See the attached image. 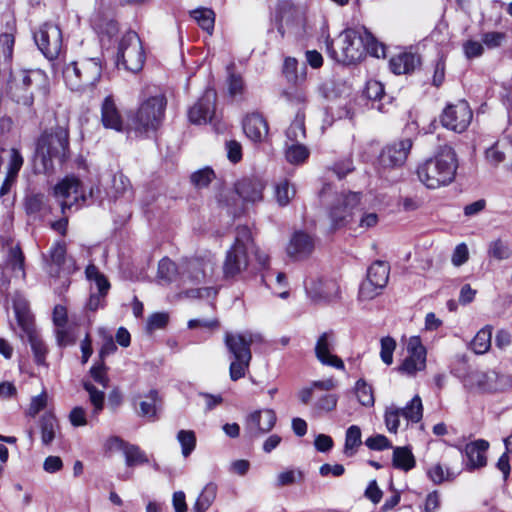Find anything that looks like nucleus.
Here are the masks:
<instances>
[{
  "mask_svg": "<svg viewBox=\"0 0 512 512\" xmlns=\"http://www.w3.org/2000/svg\"><path fill=\"white\" fill-rule=\"evenodd\" d=\"M276 420V414L272 409L254 411L247 418L246 429L251 436L258 437L271 431Z\"/></svg>",
  "mask_w": 512,
  "mask_h": 512,
  "instance_id": "nucleus-20",
  "label": "nucleus"
},
{
  "mask_svg": "<svg viewBox=\"0 0 512 512\" xmlns=\"http://www.w3.org/2000/svg\"><path fill=\"white\" fill-rule=\"evenodd\" d=\"M248 267V255L245 247L240 244L233 245L227 251L223 265V272L226 278H233L239 275Z\"/></svg>",
  "mask_w": 512,
  "mask_h": 512,
  "instance_id": "nucleus-22",
  "label": "nucleus"
},
{
  "mask_svg": "<svg viewBox=\"0 0 512 512\" xmlns=\"http://www.w3.org/2000/svg\"><path fill=\"white\" fill-rule=\"evenodd\" d=\"M264 184L259 179L245 178L236 184L238 195L246 202L255 203L262 200Z\"/></svg>",
  "mask_w": 512,
  "mask_h": 512,
  "instance_id": "nucleus-29",
  "label": "nucleus"
},
{
  "mask_svg": "<svg viewBox=\"0 0 512 512\" xmlns=\"http://www.w3.org/2000/svg\"><path fill=\"white\" fill-rule=\"evenodd\" d=\"M362 444L361 429L357 425L350 426L346 431L344 453L353 456L357 448Z\"/></svg>",
  "mask_w": 512,
  "mask_h": 512,
  "instance_id": "nucleus-44",
  "label": "nucleus"
},
{
  "mask_svg": "<svg viewBox=\"0 0 512 512\" xmlns=\"http://www.w3.org/2000/svg\"><path fill=\"white\" fill-rule=\"evenodd\" d=\"M167 101L164 95H156L143 101L134 117L131 128L139 134L155 132L162 124Z\"/></svg>",
  "mask_w": 512,
  "mask_h": 512,
  "instance_id": "nucleus-5",
  "label": "nucleus"
},
{
  "mask_svg": "<svg viewBox=\"0 0 512 512\" xmlns=\"http://www.w3.org/2000/svg\"><path fill=\"white\" fill-rule=\"evenodd\" d=\"M126 465L129 467L148 462L146 454L136 445L127 444L123 451Z\"/></svg>",
  "mask_w": 512,
  "mask_h": 512,
  "instance_id": "nucleus-50",
  "label": "nucleus"
},
{
  "mask_svg": "<svg viewBox=\"0 0 512 512\" xmlns=\"http://www.w3.org/2000/svg\"><path fill=\"white\" fill-rule=\"evenodd\" d=\"M335 346V335L332 331L322 333L315 345L316 358L323 365L331 366L339 370L345 368L344 362L337 355L333 354Z\"/></svg>",
  "mask_w": 512,
  "mask_h": 512,
  "instance_id": "nucleus-17",
  "label": "nucleus"
},
{
  "mask_svg": "<svg viewBox=\"0 0 512 512\" xmlns=\"http://www.w3.org/2000/svg\"><path fill=\"white\" fill-rule=\"evenodd\" d=\"M360 194L357 192H341L336 194L329 209L328 217L332 229H339L351 225L356 217L360 204Z\"/></svg>",
  "mask_w": 512,
  "mask_h": 512,
  "instance_id": "nucleus-6",
  "label": "nucleus"
},
{
  "mask_svg": "<svg viewBox=\"0 0 512 512\" xmlns=\"http://www.w3.org/2000/svg\"><path fill=\"white\" fill-rule=\"evenodd\" d=\"M215 174L212 169L204 168L201 169L191 175L192 183L198 187L203 188L209 185V183L214 179Z\"/></svg>",
  "mask_w": 512,
  "mask_h": 512,
  "instance_id": "nucleus-60",
  "label": "nucleus"
},
{
  "mask_svg": "<svg viewBox=\"0 0 512 512\" xmlns=\"http://www.w3.org/2000/svg\"><path fill=\"white\" fill-rule=\"evenodd\" d=\"M103 65L99 58H82L64 65L62 78L65 86L72 92L92 91L99 83Z\"/></svg>",
  "mask_w": 512,
  "mask_h": 512,
  "instance_id": "nucleus-3",
  "label": "nucleus"
},
{
  "mask_svg": "<svg viewBox=\"0 0 512 512\" xmlns=\"http://www.w3.org/2000/svg\"><path fill=\"white\" fill-rule=\"evenodd\" d=\"M469 259V250L465 243L458 244L452 254L451 262L454 266L459 267L466 263Z\"/></svg>",
  "mask_w": 512,
  "mask_h": 512,
  "instance_id": "nucleus-64",
  "label": "nucleus"
},
{
  "mask_svg": "<svg viewBox=\"0 0 512 512\" xmlns=\"http://www.w3.org/2000/svg\"><path fill=\"white\" fill-rule=\"evenodd\" d=\"M253 342L251 334L226 333L225 344L234 359H252L250 346Z\"/></svg>",
  "mask_w": 512,
  "mask_h": 512,
  "instance_id": "nucleus-26",
  "label": "nucleus"
},
{
  "mask_svg": "<svg viewBox=\"0 0 512 512\" xmlns=\"http://www.w3.org/2000/svg\"><path fill=\"white\" fill-rule=\"evenodd\" d=\"M378 223V215L374 212H360L358 208L354 222L351 225V230L363 232L369 228L376 226Z\"/></svg>",
  "mask_w": 512,
  "mask_h": 512,
  "instance_id": "nucleus-41",
  "label": "nucleus"
},
{
  "mask_svg": "<svg viewBox=\"0 0 512 512\" xmlns=\"http://www.w3.org/2000/svg\"><path fill=\"white\" fill-rule=\"evenodd\" d=\"M472 116L468 103L462 100L446 106L441 115V123L445 128L461 133L470 125Z\"/></svg>",
  "mask_w": 512,
  "mask_h": 512,
  "instance_id": "nucleus-13",
  "label": "nucleus"
},
{
  "mask_svg": "<svg viewBox=\"0 0 512 512\" xmlns=\"http://www.w3.org/2000/svg\"><path fill=\"white\" fill-rule=\"evenodd\" d=\"M407 357L404 359L398 370L408 376H414L417 372L423 371L426 367V348L418 336H412L407 341Z\"/></svg>",
  "mask_w": 512,
  "mask_h": 512,
  "instance_id": "nucleus-15",
  "label": "nucleus"
},
{
  "mask_svg": "<svg viewBox=\"0 0 512 512\" xmlns=\"http://www.w3.org/2000/svg\"><path fill=\"white\" fill-rule=\"evenodd\" d=\"M23 333L26 335L30 343L31 349L34 354L35 362L38 365H44L47 354V348L43 341L40 339L35 328H31L30 331H23Z\"/></svg>",
  "mask_w": 512,
  "mask_h": 512,
  "instance_id": "nucleus-38",
  "label": "nucleus"
},
{
  "mask_svg": "<svg viewBox=\"0 0 512 512\" xmlns=\"http://www.w3.org/2000/svg\"><path fill=\"white\" fill-rule=\"evenodd\" d=\"M355 395L358 402L365 407H372L375 403L374 391L370 384L364 379H359L355 383Z\"/></svg>",
  "mask_w": 512,
  "mask_h": 512,
  "instance_id": "nucleus-40",
  "label": "nucleus"
},
{
  "mask_svg": "<svg viewBox=\"0 0 512 512\" xmlns=\"http://www.w3.org/2000/svg\"><path fill=\"white\" fill-rule=\"evenodd\" d=\"M458 169V159L451 146H441L437 153L419 164L416 170L419 181L428 189H438L451 184Z\"/></svg>",
  "mask_w": 512,
  "mask_h": 512,
  "instance_id": "nucleus-1",
  "label": "nucleus"
},
{
  "mask_svg": "<svg viewBox=\"0 0 512 512\" xmlns=\"http://www.w3.org/2000/svg\"><path fill=\"white\" fill-rule=\"evenodd\" d=\"M217 496V485L213 482L207 483L202 489L193 506V512H206Z\"/></svg>",
  "mask_w": 512,
  "mask_h": 512,
  "instance_id": "nucleus-35",
  "label": "nucleus"
},
{
  "mask_svg": "<svg viewBox=\"0 0 512 512\" xmlns=\"http://www.w3.org/2000/svg\"><path fill=\"white\" fill-rule=\"evenodd\" d=\"M191 15L203 30L209 34L212 33L215 22V14L211 9H196L191 13Z\"/></svg>",
  "mask_w": 512,
  "mask_h": 512,
  "instance_id": "nucleus-48",
  "label": "nucleus"
},
{
  "mask_svg": "<svg viewBox=\"0 0 512 512\" xmlns=\"http://www.w3.org/2000/svg\"><path fill=\"white\" fill-rule=\"evenodd\" d=\"M34 84H40V79L37 77L26 78L23 77L21 71L13 75L12 80L9 86V94L11 98L22 105L31 106L32 105V93L28 90V86L25 81H33Z\"/></svg>",
  "mask_w": 512,
  "mask_h": 512,
  "instance_id": "nucleus-24",
  "label": "nucleus"
},
{
  "mask_svg": "<svg viewBox=\"0 0 512 512\" xmlns=\"http://www.w3.org/2000/svg\"><path fill=\"white\" fill-rule=\"evenodd\" d=\"M315 249V239L306 232L295 231L287 245L286 252L290 258L302 260L309 257Z\"/></svg>",
  "mask_w": 512,
  "mask_h": 512,
  "instance_id": "nucleus-21",
  "label": "nucleus"
},
{
  "mask_svg": "<svg viewBox=\"0 0 512 512\" xmlns=\"http://www.w3.org/2000/svg\"><path fill=\"white\" fill-rule=\"evenodd\" d=\"M427 475L434 484H441L444 481H452L456 474L449 469L444 470L441 464L437 463L432 466L428 471Z\"/></svg>",
  "mask_w": 512,
  "mask_h": 512,
  "instance_id": "nucleus-53",
  "label": "nucleus"
},
{
  "mask_svg": "<svg viewBox=\"0 0 512 512\" xmlns=\"http://www.w3.org/2000/svg\"><path fill=\"white\" fill-rule=\"evenodd\" d=\"M45 261L47 272L52 277H59L61 274L70 275L78 269L74 259L67 257L64 242L54 243Z\"/></svg>",
  "mask_w": 512,
  "mask_h": 512,
  "instance_id": "nucleus-12",
  "label": "nucleus"
},
{
  "mask_svg": "<svg viewBox=\"0 0 512 512\" xmlns=\"http://www.w3.org/2000/svg\"><path fill=\"white\" fill-rule=\"evenodd\" d=\"M362 33L356 29L344 30L337 39L339 51H333V57L344 64H352L359 61L365 51L379 58L385 55V49L382 44H378L374 37L363 29Z\"/></svg>",
  "mask_w": 512,
  "mask_h": 512,
  "instance_id": "nucleus-2",
  "label": "nucleus"
},
{
  "mask_svg": "<svg viewBox=\"0 0 512 512\" xmlns=\"http://www.w3.org/2000/svg\"><path fill=\"white\" fill-rule=\"evenodd\" d=\"M84 388L89 393L90 402L94 407L93 413L97 415L104 406V392L97 390L94 385L90 383H85Z\"/></svg>",
  "mask_w": 512,
  "mask_h": 512,
  "instance_id": "nucleus-57",
  "label": "nucleus"
},
{
  "mask_svg": "<svg viewBox=\"0 0 512 512\" xmlns=\"http://www.w3.org/2000/svg\"><path fill=\"white\" fill-rule=\"evenodd\" d=\"M47 393L42 392L41 394L31 399L27 414L31 417H35L41 410L47 405Z\"/></svg>",
  "mask_w": 512,
  "mask_h": 512,
  "instance_id": "nucleus-63",
  "label": "nucleus"
},
{
  "mask_svg": "<svg viewBox=\"0 0 512 512\" xmlns=\"http://www.w3.org/2000/svg\"><path fill=\"white\" fill-rule=\"evenodd\" d=\"M162 401L156 390H150L139 403V415L149 420H155L157 412L161 408Z\"/></svg>",
  "mask_w": 512,
  "mask_h": 512,
  "instance_id": "nucleus-32",
  "label": "nucleus"
},
{
  "mask_svg": "<svg viewBox=\"0 0 512 512\" xmlns=\"http://www.w3.org/2000/svg\"><path fill=\"white\" fill-rule=\"evenodd\" d=\"M489 442L484 439H477L465 445L463 453L467 457L466 469L473 471L487 465L486 452L489 449Z\"/></svg>",
  "mask_w": 512,
  "mask_h": 512,
  "instance_id": "nucleus-23",
  "label": "nucleus"
},
{
  "mask_svg": "<svg viewBox=\"0 0 512 512\" xmlns=\"http://www.w3.org/2000/svg\"><path fill=\"white\" fill-rule=\"evenodd\" d=\"M35 42L48 59L58 57L62 50V32L52 23H45L34 35Z\"/></svg>",
  "mask_w": 512,
  "mask_h": 512,
  "instance_id": "nucleus-14",
  "label": "nucleus"
},
{
  "mask_svg": "<svg viewBox=\"0 0 512 512\" xmlns=\"http://www.w3.org/2000/svg\"><path fill=\"white\" fill-rule=\"evenodd\" d=\"M177 440L181 445L182 455L188 457L196 447V436L192 430H180Z\"/></svg>",
  "mask_w": 512,
  "mask_h": 512,
  "instance_id": "nucleus-51",
  "label": "nucleus"
},
{
  "mask_svg": "<svg viewBox=\"0 0 512 512\" xmlns=\"http://www.w3.org/2000/svg\"><path fill=\"white\" fill-rule=\"evenodd\" d=\"M390 266L387 262L377 260L367 270L366 279L361 283L358 297L369 301L379 296L389 280Z\"/></svg>",
  "mask_w": 512,
  "mask_h": 512,
  "instance_id": "nucleus-9",
  "label": "nucleus"
},
{
  "mask_svg": "<svg viewBox=\"0 0 512 512\" xmlns=\"http://www.w3.org/2000/svg\"><path fill=\"white\" fill-rule=\"evenodd\" d=\"M101 121L105 128L121 131L123 120L112 96H107L101 105Z\"/></svg>",
  "mask_w": 512,
  "mask_h": 512,
  "instance_id": "nucleus-28",
  "label": "nucleus"
},
{
  "mask_svg": "<svg viewBox=\"0 0 512 512\" xmlns=\"http://www.w3.org/2000/svg\"><path fill=\"white\" fill-rule=\"evenodd\" d=\"M295 58L287 57L284 61L283 73L287 80L293 84H299L306 78V67L302 65L300 69Z\"/></svg>",
  "mask_w": 512,
  "mask_h": 512,
  "instance_id": "nucleus-37",
  "label": "nucleus"
},
{
  "mask_svg": "<svg viewBox=\"0 0 512 512\" xmlns=\"http://www.w3.org/2000/svg\"><path fill=\"white\" fill-rule=\"evenodd\" d=\"M303 474L298 470H286L278 474L277 486L283 487L296 483L298 480H302Z\"/></svg>",
  "mask_w": 512,
  "mask_h": 512,
  "instance_id": "nucleus-62",
  "label": "nucleus"
},
{
  "mask_svg": "<svg viewBox=\"0 0 512 512\" xmlns=\"http://www.w3.org/2000/svg\"><path fill=\"white\" fill-rule=\"evenodd\" d=\"M69 156V135L62 127H56L50 132H44L38 139L36 162H40L39 172L51 173L53 161H65Z\"/></svg>",
  "mask_w": 512,
  "mask_h": 512,
  "instance_id": "nucleus-4",
  "label": "nucleus"
},
{
  "mask_svg": "<svg viewBox=\"0 0 512 512\" xmlns=\"http://www.w3.org/2000/svg\"><path fill=\"white\" fill-rule=\"evenodd\" d=\"M275 199L280 206H286L294 198L296 190L287 180H281L275 186Z\"/></svg>",
  "mask_w": 512,
  "mask_h": 512,
  "instance_id": "nucleus-46",
  "label": "nucleus"
},
{
  "mask_svg": "<svg viewBox=\"0 0 512 512\" xmlns=\"http://www.w3.org/2000/svg\"><path fill=\"white\" fill-rule=\"evenodd\" d=\"M286 159L292 164L303 163L309 156V150L302 144L291 143L286 144Z\"/></svg>",
  "mask_w": 512,
  "mask_h": 512,
  "instance_id": "nucleus-49",
  "label": "nucleus"
},
{
  "mask_svg": "<svg viewBox=\"0 0 512 512\" xmlns=\"http://www.w3.org/2000/svg\"><path fill=\"white\" fill-rule=\"evenodd\" d=\"M26 212L30 215H40L49 210L44 194H31L25 199Z\"/></svg>",
  "mask_w": 512,
  "mask_h": 512,
  "instance_id": "nucleus-43",
  "label": "nucleus"
},
{
  "mask_svg": "<svg viewBox=\"0 0 512 512\" xmlns=\"http://www.w3.org/2000/svg\"><path fill=\"white\" fill-rule=\"evenodd\" d=\"M491 337L492 332L491 329L486 327L478 331L471 342V349L476 354H484L491 347Z\"/></svg>",
  "mask_w": 512,
  "mask_h": 512,
  "instance_id": "nucleus-45",
  "label": "nucleus"
},
{
  "mask_svg": "<svg viewBox=\"0 0 512 512\" xmlns=\"http://www.w3.org/2000/svg\"><path fill=\"white\" fill-rule=\"evenodd\" d=\"M419 58L412 53H401L391 58L390 68L395 74H407L419 65Z\"/></svg>",
  "mask_w": 512,
  "mask_h": 512,
  "instance_id": "nucleus-30",
  "label": "nucleus"
},
{
  "mask_svg": "<svg viewBox=\"0 0 512 512\" xmlns=\"http://www.w3.org/2000/svg\"><path fill=\"white\" fill-rule=\"evenodd\" d=\"M178 272L180 273V268H178L170 259L163 258L159 261L158 277L160 279L170 282L175 278Z\"/></svg>",
  "mask_w": 512,
  "mask_h": 512,
  "instance_id": "nucleus-54",
  "label": "nucleus"
},
{
  "mask_svg": "<svg viewBox=\"0 0 512 512\" xmlns=\"http://www.w3.org/2000/svg\"><path fill=\"white\" fill-rule=\"evenodd\" d=\"M54 195L61 200V210L64 214L66 209L73 206H80L85 202V191L81 181L75 176H67L54 187Z\"/></svg>",
  "mask_w": 512,
  "mask_h": 512,
  "instance_id": "nucleus-11",
  "label": "nucleus"
},
{
  "mask_svg": "<svg viewBox=\"0 0 512 512\" xmlns=\"http://www.w3.org/2000/svg\"><path fill=\"white\" fill-rule=\"evenodd\" d=\"M5 270H10L15 276H24V255L18 246L8 249Z\"/></svg>",
  "mask_w": 512,
  "mask_h": 512,
  "instance_id": "nucleus-34",
  "label": "nucleus"
},
{
  "mask_svg": "<svg viewBox=\"0 0 512 512\" xmlns=\"http://www.w3.org/2000/svg\"><path fill=\"white\" fill-rule=\"evenodd\" d=\"M310 297L315 301L331 302L339 298L340 287L336 280L317 279L305 284Z\"/></svg>",
  "mask_w": 512,
  "mask_h": 512,
  "instance_id": "nucleus-19",
  "label": "nucleus"
},
{
  "mask_svg": "<svg viewBox=\"0 0 512 512\" xmlns=\"http://www.w3.org/2000/svg\"><path fill=\"white\" fill-rule=\"evenodd\" d=\"M286 136L291 143H298L299 140L303 139L305 137L303 120L297 118L293 121L286 131Z\"/></svg>",
  "mask_w": 512,
  "mask_h": 512,
  "instance_id": "nucleus-59",
  "label": "nucleus"
},
{
  "mask_svg": "<svg viewBox=\"0 0 512 512\" xmlns=\"http://www.w3.org/2000/svg\"><path fill=\"white\" fill-rule=\"evenodd\" d=\"M511 385L512 380L509 376L500 375L494 370L471 371L464 378V386L477 393L502 391Z\"/></svg>",
  "mask_w": 512,
  "mask_h": 512,
  "instance_id": "nucleus-8",
  "label": "nucleus"
},
{
  "mask_svg": "<svg viewBox=\"0 0 512 512\" xmlns=\"http://www.w3.org/2000/svg\"><path fill=\"white\" fill-rule=\"evenodd\" d=\"M109 194L115 199L131 194L130 181L121 172L114 174Z\"/></svg>",
  "mask_w": 512,
  "mask_h": 512,
  "instance_id": "nucleus-42",
  "label": "nucleus"
},
{
  "mask_svg": "<svg viewBox=\"0 0 512 512\" xmlns=\"http://www.w3.org/2000/svg\"><path fill=\"white\" fill-rule=\"evenodd\" d=\"M396 348V341L392 337H384L381 339L380 357L386 365L393 363V353Z\"/></svg>",
  "mask_w": 512,
  "mask_h": 512,
  "instance_id": "nucleus-58",
  "label": "nucleus"
},
{
  "mask_svg": "<svg viewBox=\"0 0 512 512\" xmlns=\"http://www.w3.org/2000/svg\"><path fill=\"white\" fill-rule=\"evenodd\" d=\"M23 163L24 159L19 150L16 148L10 149L6 176H9L10 179H16Z\"/></svg>",
  "mask_w": 512,
  "mask_h": 512,
  "instance_id": "nucleus-55",
  "label": "nucleus"
},
{
  "mask_svg": "<svg viewBox=\"0 0 512 512\" xmlns=\"http://www.w3.org/2000/svg\"><path fill=\"white\" fill-rule=\"evenodd\" d=\"M23 77L33 78L37 77L40 79V84H34L33 81H25L28 86V90L32 93V103L35 99L46 100L50 93V83L47 74L40 69H32V70H21Z\"/></svg>",
  "mask_w": 512,
  "mask_h": 512,
  "instance_id": "nucleus-27",
  "label": "nucleus"
},
{
  "mask_svg": "<svg viewBox=\"0 0 512 512\" xmlns=\"http://www.w3.org/2000/svg\"><path fill=\"white\" fill-rule=\"evenodd\" d=\"M423 415V406L421 398L415 395L405 408H398L390 405L386 408L384 419L387 430L390 433H397L400 427V417H404L407 421L417 423Z\"/></svg>",
  "mask_w": 512,
  "mask_h": 512,
  "instance_id": "nucleus-10",
  "label": "nucleus"
},
{
  "mask_svg": "<svg viewBox=\"0 0 512 512\" xmlns=\"http://www.w3.org/2000/svg\"><path fill=\"white\" fill-rule=\"evenodd\" d=\"M58 429L57 419L52 414H45L40 419L41 441L43 445H50L55 439Z\"/></svg>",
  "mask_w": 512,
  "mask_h": 512,
  "instance_id": "nucleus-39",
  "label": "nucleus"
},
{
  "mask_svg": "<svg viewBox=\"0 0 512 512\" xmlns=\"http://www.w3.org/2000/svg\"><path fill=\"white\" fill-rule=\"evenodd\" d=\"M227 85L229 95L232 97L241 95L244 92V82L242 77L231 71H229Z\"/></svg>",
  "mask_w": 512,
  "mask_h": 512,
  "instance_id": "nucleus-61",
  "label": "nucleus"
},
{
  "mask_svg": "<svg viewBox=\"0 0 512 512\" xmlns=\"http://www.w3.org/2000/svg\"><path fill=\"white\" fill-rule=\"evenodd\" d=\"M216 91L206 89L203 96L190 108L188 117L194 124H206L215 112Z\"/></svg>",
  "mask_w": 512,
  "mask_h": 512,
  "instance_id": "nucleus-18",
  "label": "nucleus"
},
{
  "mask_svg": "<svg viewBox=\"0 0 512 512\" xmlns=\"http://www.w3.org/2000/svg\"><path fill=\"white\" fill-rule=\"evenodd\" d=\"M411 148L412 141L409 138L386 145L379 155V165L384 169L402 166L406 162Z\"/></svg>",
  "mask_w": 512,
  "mask_h": 512,
  "instance_id": "nucleus-16",
  "label": "nucleus"
},
{
  "mask_svg": "<svg viewBox=\"0 0 512 512\" xmlns=\"http://www.w3.org/2000/svg\"><path fill=\"white\" fill-rule=\"evenodd\" d=\"M512 252L508 243L501 239L492 241L488 247V255L496 260H506L510 258Z\"/></svg>",
  "mask_w": 512,
  "mask_h": 512,
  "instance_id": "nucleus-52",
  "label": "nucleus"
},
{
  "mask_svg": "<svg viewBox=\"0 0 512 512\" xmlns=\"http://www.w3.org/2000/svg\"><path fill=\"white\" fill-rule=\"evenodd\" d=\"M180 275L184 282H200L204 278V269L199 260L184 261L180 266Z\"/></svg>",
  "mask_w": 512,
  "mask_h": 512,
  "instance_id": "nucleus-36",
  "label": "nucleus"
},
{
  "mask_svg": "<svg viewBox=\"0 0 512 512\" xmlns=\"http://www.w3.org/2000/svg\"><path fill=\"white\" fill-rule=\"evenodd\" d=\"M392 464L395 468L405 472L415 467V457L408 447H395L393 449Z\"/></svg>",
  "mask_w": 512,
  "mask_h": 512,
  "instance_id": "nucleus-33",
  "label": "nucleus"
},
{
  "mask_svg": "<svg viewBox=\"0 0 512 512\" xmlns=\"http://www.w3.org/2000/svg\"><path fill=\"white\" fill-rule=\"evenodd\" d=\"M13 308L18 325L22 331H30L31 328H34L33 317L29 311L28 303L24 298L18 295L15 296L13 299Z\"/></svg>",
  "mask_w": 512,
  "mask_h": 512,
  "instance_id": "nucleus-31",
  "label": "nucleus"
},
{
  "mask_svg": "<svg viewBox=\"0 0 512 512\" xmlns=\"http://www.w3.org/2000/svg\"><path fill=\"white\" fill-rule=\"evenodd\" d=\"M85 273L89 280L95 282L100 296L104 297L110 289V283L107 278L93 264L87 266Z\"/></svg>",
  "mask_w": 512,
  "mask_h": 512,
  "instance_id": "nucleus-47",
  "label": "nucleus"
},
{
  "mask_svg": "<svg viewBox=\"0 0 512 512\" xmlns=\"http://www.w3.org/2000/svg\"><path fill=\"white\" fill-rule=\"evenodd\" d=\"M242 126L245 135L253 142H263L268 137V123L259 113L248 114Z\"/></svg>",
  "mask_w": 512,
  "mask_h": 512,
  "instance_id": "nucleus-25",
  "label": "nucleus"
},
{
  "mask_svg": "<svg viewBox=\"0 0 512 512\" xmlns=\"http://www.w3.org/2000/svg\"><path fill=\"white\" fill-rule=\"evenodd\" d=\"M251 359H234L229 368V375L232 381L243 378L248 370Z\"/></svg>",
  "mask_w": 512,
  "mask_h": 512,
  "instance_id": "nucleus-56",
  "label": "nucleus"
},
{
  "mask_svg": "<svg viewBox=\"0 0 512 512\" xmlns=\"http://www.w3.org/2000/svg\"><path fill=\"white\" fill-rule=\"evenodd\" d=\"M144 63L145 52L139 36L134 31L125 33L118 46L117 66L121 64L125 70L137 73Z\"/></svg>",
  "mask_w": 512,
  "mask_h": 512,
  "instance_id": "nucleus-7",
  "label": "nucleus"
}]
</instances>
